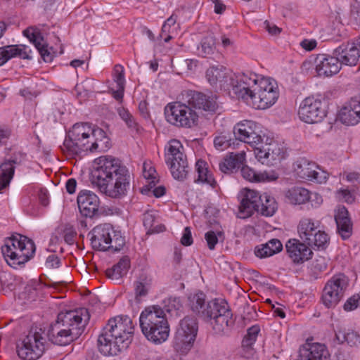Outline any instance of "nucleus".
<instances>
[{
  "label": "nucleus",
  "instance_id": "obj_1",
  "mask_svg": "<svg viewBox=\"0 0 360 360\" xmlns=\"http://www.w3.org/2000/svg\"><path fill=\"white\" fill-rule=\"evenodd\" d=\"M92 184L99 191L112 198L126 195L129 188L130 174L120 160L112 156H101L94 161Z\"/></svg>",
  "mask_w": 360,
  "mask_h": 360
},
{
  "label": "nucleus",
  "instance_id": "obj_2",
  "mask_svg": "<svg viewBox=\"0 0 360 360\" xmlns=\"http://www.w3.org/2000/svg\"><path fill=\"white\" fill-rule=\"evenodd\" d=\"M240 85L235 86L233 94L238 99L257 110H265L275 104L279 97L276 82L254 72L241 73Z\"/></svg>",
  "mask_w": 360,
  "mask_h": 360
},
{
  "label": "nucleus",
  "instance_id": "obj_3",
  "mask_svg": "<svg viewBox=\"0 0 360 360\" xmlns=\"http://www.w3.org/2000/svg\"><path fill=\"white\" fill-rule=\"evenodd\" d=\"M185 96L187 104L174 102L165 108L167 121L174 126L191 128L196 124L198 115L192 108L210 112H214L217 108V102L212 96L194 91H187Z\"/></svg>",
  "mask_w": 360,
  "mask_h": 360
},
{
  "label": "nucleus",
  "instance_id": "obj_4",
  "mask_svg": "<svg viewBox=\"0 0 360 360\" xmlns=\"http://www.w3.org/2000/svg\"><path fill=\"white\" fill-rule=\"evenodd\" d=\"M89 319L90 315L86 308L61 311L46 335L53 344L67 345L83 333Z\"/></svg>",
  "mask_w": 360,
  "mask_h": 360
},
{
  "label": "nucleus",
  "instance_id": "obj_5",
  "mask_svg": "<svg viewBox=\"0 0 360 360\" xmlns=\"http://www.w3.org/2000/svg\"><path fill=\"white\" fill-rule=\"evenodd\" d=\"M134 326L127 316L110 319L98 338V347L105 356L117 355L131 344Z\"/></svg>",
  "mask_w": 360,
  "mask_h": 360
},
{
  "label": "nucleus",
  "instance_id": "obj_6",
  "mask_svg": "<svg viewBox=\"0 0 360 360\" xmlns=\"http://www.w3.org/2000/svg\"><path fill=\"white\" fill-rule=\"evenodd\" d=\"M206 295L198 292L188 297V305L194 313L208 322L217 333L225 331L234 321L227 302L223 300L205 301Z\"/></svg>",
  "mask_w": 360,
  "mask_h": 360
},
{
  "label": "nucleus",
  "instance_id": "obj_7",
  "mask_svg": "<svg viewBox=\"0 0 360 360\" xmlns=\"http://www.w3.org/2000/svg\"><path fill=\"white\" fill-rule=\"evenodd\" d=\"M139 322L143 334L149 341L160 344L167 340L169 325L160 306L146 307L140 315Z\"/></svg>",
  "mask_w": 360,
  "mask_h": 360
},
{
  "label": "nucleus",
  "instance_id": "obj_8",
  "mask_svg": "<svg viewBox=\"0 0 360 360\" xmlns=\"http://www.w3.org/2000/svg\"><path fill=\"white\" fill-rule=\"evenodd\" d=\"M277 210L274 198L264 193L260 194L255 190L247 189L239 206L238 217L245 219L255 212L265 217L272 216Z\"/></svg>",
  "mask_w": 360,
  "mask_h": 360
},
{
  "label": "nucleus",
  "instance_id": "obj_9",
  "mask_svg": "<svg viewBox=\"0 0 360 360\" xmlns=\"http://www.w3.org/2000/svg\"><path fill=\"white\" fill-rule=\"evenodd\" d=\"M34 252V242L20 234L7 238L1 247V252L7 263L13 268L27 262L33 257Z\"/></svg>",
  "mask_w": 360,
  "mask_h": 360
},
{
  "label": "nucleus",
  "instance_id": "obj_10",
  "mask_svg": "<svg viewBox=\"0 0 360 360\" xmlns=\"http://www.w3.org/2000/svg\"><path fill=\"white\" fill-rule=\"evenodd\" d=\"M91 244L94 250L120 251L125 244L124 237L110 224L96 226L89 233Z\"/></svg>",
  "mask_w": 360,
  "mask_h": 360
},
{
  "label": "nucleus",
  "instance_id": "obj_11",
  "mask_svg": "<svg viewBox=\"0 0 360 360\" xmlns=\"http://www.w3.org/2000/svg\"><path fill=\"white\" fill-rule=\"evenodd\" d=\"M92 127L89 123H76L65 137L62 150L68 156L89 151Z\"/></svg>",
  "mask_w": 360,
  "mask_h": 360
},
{
  "label": "nucleus",
  "instance_id": "obj_12",
  "mask_svg": "<svg viewBox=\"0 0 360 360\" xmlns=\"http://www.w3.org/2000/svg\"><path fill=\"white\" fill-rule=\"evenodd\" d=\"M165 162L172 176L178 180L186 178L190 168L182 143L177 139L170 140L165 148Z\"/></svg>",
  "mask_w": 360,
  "mask_h": 360
},
{
  "label": "nucleus",
  "instance_id": "obj_13",
  "mask_svg": "<svg viewBox=\"0 0 360 360\" xmlns=\"http://www.w3.org/2000/svg\"><path fill=\"white\" fill-rule=\"evenodd\" d=\"M46 334L41 328H32L17 344V354L23 360H37L46 349Z\"/></svg>",
  "mask_w": 360,
  "mask_h": 360
},
{
  "label": "nucleus",
  "instance_id": "obj_14",
  "mask_svg": "<svg viewBox=\"0 0 360 360\" xmlns=\"http://www.w3.org/2000/svg\"><path fill=\"white\" fill-rule=\"evenodd\" d=\"M198 331L197 319L186 316L179 322L174 340V348L178 353L185 355L191 349Z\"/></svg>",
  "mask_w": 360,
  "mask_h": 360
},
{
  "label": "nucleus",
  "instance_id": "obj_15",
  "mask_svg": "<svg viewBox=\"0 0 360 360\" xmlns=\"http://www.w3.org/2000/svg\"><path fill=\"white\" fill-rule=\"evenodd\" d=\"M319 222L310 218H302L297 226V232L301 240L308 246L324 250L329 244L330 238L324 231L319 229Z\"/></svg>",
  "mask_w": 360,
  "mask_h": 360
},
{
  "label": "nucleus",
  "instance_id": "obj_16",
  "mask_svg": "<svg viewBox=\"0 0 360 360\" xmlns=\"http://www.w3.org/2000/svg\"><path fill=\"white\" fill-rule=\"evenodd\" d=\"M349 281L342 274L334 275L326 283L322 294V302L327 308L335 307L343 297Z\"/></svg>",
  "mask_w": 360,
  "mask_h": 360
},
{
  "label": "nucleus",
  "instance_id": "obj_17",
  "mask_svg": "<svg viewBox=\"0 0 360 360\" xmlns=\"http://www.w3.org/2000/svg\"><path fill=\"white\" fill-rule=\"evenodd\" d=\"M241 74H235L222 65L212 66L206 71V78L212 86L219 85L221 89L231 90L240 85Z\"/></svg>",
  "mask_w": 360,
  "mask_h": 360
},
{
  "label": "nucleus",
  "instance_id": "obj_18",
  "mask_svg": "<svg viewBox=\"0 0 360 360\" xmlns=\"http://www.w3.org/2000/svg\"><path fill=\"white\" fill-rule=\"evenodd\" d=\"M257 159L262 164L274 165L285 157L283 148L276 141L265 136L255 150Z\"/></svg>",
  "mask_w": 360,
  "mask_h": 360
},
{
  "label": "nucleus",
  "instance_id": "obj_19",
  "mask_svg": "<svg viewBox=\"0 0 360 360\" xmlns=\"http://www.w3.org/2000/svg\"><path fill=\"white\" fill-rule=\"evenodd\" d=\"M298 115L306 123L320 122L326 115L325 103L314 97L306 98L300 105Z\"/></svg>",
  "mask_w": 360,
  "mask_h": 360
},
{
  "label": "nucleus",
  "instance_id": "obj_20",
  "mask_svg": "<svg viewBox=\"0 0 360 360\" xmlns=\"http://www.w3.org/2000/svg\"><path fill=\"white\" fill-rule=\"evenodd\" d=\"M233 134L236 141L249 144L254 150L265 138V136L259 134L257 124L252 120H245L236 124L233 127Z\"/></svg>",
  "mask_w": 360,
  "mask_h": 360
},
{
  "label": "nucleus",
  "instance_id": "obj_21",
  "mask_svg": "<svg viewBox=\"0 0 360 360\" xmlns=\"http://www.w3.org/2000/svg\"><path fill=\"white\" fill-rule=\"evenodd\" d=\"M333 54L337 57L341 65H356L360 57V37L342 44L336 48Z\"/></svg>",
  "mask_w": 360,
  "mask_h": 360
},
{
  "label": "nucleus",
  "instance_id": "obj_22",
  "mask_svg": "<svg viewBox=\"0 0 360 360\" xmlns=\"http://www.w3.org/2000/svg\"><path fill=\"white\" fill-rule=\"evenodd\" d=\"M307 245L297 239H290L287 241V253L295 264H302L312 257L313 252Z\"/></svg>",
  "mask_w": 360,
  "mask_h": 360
},
{
  "label": "nucleus",
  "instance_id": "obj_23",
  "mask_svg": "<svg viewBox=\"0 0 360 360\" xmlns=\"http://www.w3.org/2000/svg\"><path fill=\"white\" fill-rule=\"evenodd\" d=\"M77 204L82 215L86 217H92L98 212L100 200L94 192L83 190L78 194Z\"/></svg>",
  "mask_w": 360,
  "mask_h": 360
},
{
  "label": "nucleus",
  "instance_id": "obj_24",
  "mask_svg": "<svg viewBox=\"0 0 360 360\" xmlns=\"http://www.w3.org/2000/svg\"><path fill=\"white\" fill-rule=\"evenodd\" d=\"M316 70L319 76L329 77L340 70V63L335 56L319 54L315 58Z\"/></svg>",
  "mask_w": 360,
  "mask_h": 360
},
{
  "label": "nucleus",
  "instance_id": "obj_25",
  "mask_svg": "<svg viewBox=\"0 0 360 360\" xmlns=\"http://www.w3.org/2000/svg\"><path fill=\"white\" fill-rule=\"evenodd\" d=\"M329 356L326 347L318 342H307L300 349V360H329Z\"/></svg>",
  "mask_w": 360,
  "mask_h": 360
},
{
  "label": "nucleus",
  "instance_id": "obj_26",
  "mask_svg": "<svg viewBox=\"0 0 360 360\" xmlns=\"http://www.w3.org/2000/svg\"><path fill=\"white\" fill-rule=\"evenodd\" d=\"M335 219L338 233L343 240L348 239L352 234V223L349 212L344 206L338 207Z\"/></svg>",
  "mask_w": 360,
  "mask_h": 360
},
{
  "label": "nucleus",
  "instance_id": "obj_27",
  "mask_svg": "<svg viewBox=\"0 0 360 360\" xmlns=\"http://www.w3.org/2000/svg\"><path fill=\"white\" fill-rule=\"evenodd\" d=\"M30 53L31 50L29 47L23 44L8 45L0 47V65H4L8 60L14 57L31 59Z\"/></svg>",
  "mask_w": 360,
  "mask_h": 360
},
{
  "label": "nucleus",
  "instance_id": "obj_28",
  "mask_svg": "<svg viewBox=\"0 0 360 360\" xmlns=\"http://www.w3.org/2000/svg\"><path fill=\"white\" fill-rule=\"evenodd\" d=\"M23 34L34 44L44 62L49 63L52 61L54 56L48 49L47 44L44 42V38L39 32L27 29L24 30Z\"/></svg>",
  "mask_w": 360,
  "mask_h": 360
},
{
  "label": "nucleus",
  "instance_id": "obj_29",
  "mask_svg": "<svg viewBox=\"0 0 360 360\" xmlns=\"http://www.w3.org/2000/svg\"><path fill=\"white\" fill-rule=\"evenodd\" d=\"M312 195H314L318 204L322 202V198L316 193H311L307 189L302 187H294L289 189L285 193V198L288 200L294 205L304 204L309 201Z\"/></svg>",
  "mask_w": 360,
  "mask_h": 360
},
{
  "label": "nucleus",
  "instance_id": "obj_30",
  "mask_svg": "<svg viewBox=\"0 0 360 360\" xmlns=\"http://www.w3.org/2000/svg\"><path fill=\"white\" fill-rule=\"evenodd\" d=\"M245 162V153H230L219 164L220 170L224 174H231L241 167Z\"/></svg>",
  "mask_w": 360,
  "mask_h": 360
},
{
  "label": "nucleus",
  "instance_id": "obj_31",
  "mask_svg": "<svg viewBox=\"0 0 360 360\" xmlns=\"http://www.w3.org/2000/svg\"><path fill=\"white\" fill-rule=\"evenodd\" d=\"M240 174L245 179L252 182L272 181L278 177V174L273 170L256 172L248 166H242Z\"/></svg>",
  "mask_w": 360,
  "mask_h": 360
},
{
  "label": "nucleus",
  "instance_id": "obj_32",
  "mask_svg": "<svg viewBox=\"0 0 360 360\" xmlns=\"http://www.w3.org/2000/svg\"><path fill=\"white\" fill-rule=\"evenodd\" d=\"M283 250L281 242L276 238L269 240L266 243L257 245L255 254L259 258H266L280 252Z\"/></svg>",
  "mask_w": 360,
  "mask_h": 360
},
{
  "label": "nucleus",
  "instance_id": "obj_33",
  "mask_svg": "<svg viewBox=\"0 0 360 360\" xmlns=\"http://www.w3.org/2000/svg\"><path fill=\"white\" fill-rule=\"evenodd\" d=\"M130 266L129 258L123 257L112 268L108 269L105 271L106 276L112 280L119 281L124 276Z\"/></svg>",
  "mask_w": 360,
  "mask_h": 360
},
{
  "label": "nucleus",
  "instance_id": "obj_34",
  "mask_svg": "<svg viewBox=\"0 0 360 360\" xmlns=\"http://www.w3.org/2000/svg\"><path fill=\"white\" fill-rule=\"evenodd\" d=\"M15 163V160H6L0 165V193L9 185L13 179L15 171L13 165Z\"/></svg>",
  "mask_w": 360,
  "mask_h": 360
},
{
  "label": "nucleus",
  "instance_id": "obj_35",
  "mask_svg": "<svg viewBox=\"0 0 360 360\" xmlns=\"http://www.w3.org/2000/svg\"><path fill=\"white\" fill-rule=\"evenodd\" d=\"M315 169H318V166L314 162L304 159L297 161L295 165L297 175L301 179L309 181L311 179Z\"/></svg>",
  "mask_w": 360,
  "mask_h": 360
},
{
  "label": "nucleus",
  "instance_id": "obj_36",
  "mask_svg": "<svg viewBox=\"0 0 360 360\" xmlns=\"http://www.w3.org/2000/svg\"><path fill=\"white\" fill-rule=\"evenodd\" d=\"M108 139L105 132L102 129L92 127L89 151L95 152L100 148L102 149L103 145L108 142Z\"/></svg>",
  "mask_w": 360,
  "mask_h": 360
},
{
  "label": "nucleus",
  "instance_id": "obj_37",
  "mask_svg": "<svg viewBox=\"0 0 360 360\" xmlns=\"http://www.w3.org/2000/svg\"><path fill=\"white\" fill-rule=\"evenodd\" d=\"M195 167L198 174V181L206 183L212 188H215L217 181L214 180L212 174L208 171L207 163L200 160L197 161Z\"/></svg>",
  "mask_w": 360,
  "mask_h": 360
},
{
  "label": "nucleus",
  "instance_id": "obj_38",
  "mask_svg": "<svg viewBox=\"0 0 360 360\" xmlns=\"http://www.w3.org/2000/svg\"><path fill=\"white\" fill-rule=\"evenodd\" d=\"M337 340L340 343L347 342L350 346L360 345V335L352 330H340L335 334Z\"/></svg>",
  "mask_w": 360,
  "mask_h": 360
},
{
  "label": "nucleus",
  "instance_id": "obj_39",
  "mask_svg": "<svg viewBox=\"0 0 360 360\" xmlns=\"http://www.w3.org/2000/svg\"><path fill=\"white\" fill-rule=\"evenodd\" d=\"M339 117L340 121L347 125L356 124L360 120V117L358 113L352 110L347 105L341 108L339 113Z\"/></svg>",
  "mask_w": 360,
  "mask_h": 360
},
{
  "label": "nucleus",
  "instance_id": "obj_40",
  "mask_svg": "<svg viewBox=\"0 0 360 360\" xmlns=\"http://www.w3.org/2000/svg\"><path fill=\"white\" fill-rule=\"evenodd\" d=\"M183 308L182 302L179 297H170L163 300L164 311L174 314L175 316H179V312Z\"/></svg>",
  "mask_w": 360,
  "mask_h": 360
},
{
  "label": "nucleus",
  "instance_id": "obj_41",
  "mask_svg": "<svg viewBox=\"0 0 360 360\" xmlns=\"http://www.w3.org/2000/svg\"><path fill=\"white\" fill-rule=\"evenodd\" d=\"M143 225L151 233H160L165 230L163 224H158L152 213L147 212L143 215Z\"/></svg>",
  "mask_w": 360,
  "mask_h": 360
},
{
  "label": "nucleus",
  "instance_id": "obj_42",
  "mask_svg": "<svg viewBox=\"0 0 360 360\" xmlns=\"http://www.w3.org/2000/svg\"><path fill=\"white\" fill-rule=\"evenodd\" d=\"M215 49V39L212 35H208L202 39L200 46L198 47V53L202 57H207L212 54Z\"/></svg>",
  "mask_w": 360,
  "mask_h": 360
},
{
  "label": "nucleus",
  "instance_id": "obj_43",
  "mask_svg": "<svg viewBox=\"0 0 360 360\" xmlns=\"http://www.w3.org/2000/svg\"><path fill=\"white\" fill-rule=\"evenodd\" d=\"M150 283L146 276H141L139 280L134 282L135 297L138 300L140 297H145L150 289Z\"/></svg>",
  "mask_w": 360,
  "mask_h": 360
},
{
  "label": "nucleus",
  "instance_id": "obj_44",
  "mask_svg": "<svg viewBox=\"0 0 360 360\" xmlns=\"http://www.w3.org/2000/svg\"><path fill=\"white\" fill-rule=\"evenodd\" d=\"M236 142V140L231 139L229 134L223 133L215 136L214 139V147L221 151L234 145Z\"/></svg>",
  "mask_w": 360,
  "mask_h": 360
},
{
  "label": "nucleus",
  "instance_id": "obj_45",
  "mask_svg": "<svg viewBox=\"0 0 360 360\" xmlns=\"http://www.w3.org/2000/svg\"><path fill=\"white\" fill-rule=\"evenodd\" d=\"M224 238V233L222 231L215 232L214 231H209L205 234V239L207 247L211 250H214L218 242L223 240Z\"/></svg>",
  "mask_w": 360,
  "mask_h": 360
},
{
  "label": "nucleus",
  "instance_id": "obj_46",
  "mask_svg": "<svg viewBox=\"0 0 360 360\" xmlns=\"http://www.w3.org/2000/svg\"><path fill=\"white\" fill-rule=\"evenodd\" d=\"M259 331L260 328L257 325L250 327L243 340V345L244 347H251L256 341Z\"/></svg>",
  "mask_w": 360,
  "mask_h": 360
},
{
  "label": "nucleus",
  "instance_id": "obj_47",
  "mask_svg": "<svg viewBox=\"0 0 360 360\" xmlns=\"http://www.w3.org/2000/svg\"><path fill=\"white\" fill-rule=\"evenodd\" d=\"M118 114L121 119L126 123L127 127L131 129L137 130V123L133 115L125 108H119Z\"/></svg>",
  "mask_w": 360,
  "mask_h": 360
},
{
  "label": "nucleus",
  "instance_id": "obj_48",
  "mask_svg": "<svg viewBox=\"0 0 360 360\" xmlns=\"http://www.w3.org/2000/svg\"><path fill=\"white\" fill-rule=\"evenodd\" d=\"M113 81L116 83L117 87H125V79L124 68L121 65H116L113 70Z\"/></svg>",
  "mask_w": 360,
  "mask_h": 360
},
{
  "label": "nucleus",
  "instance_id": "obj_49",
  "mask_svg": "<svg viewBox=\"0 0 360 360\" xmlns=\"http://www.w3.org/2000/svg\"><path fill=\"white\" fill-rule=\"evenodd\" d=\"M360 306V292L354 294L349 297L343 305V309L346 311H352Z\"/></svg>",
  "mask_w": 360,
  "mask_h": 360
},
{
  "label": "nucleus",
  "instance_id": "obj_50",
  "mask_svg": "<svg viewBox=\"0 0 360 360\" xmlns=\"http://www.w3.org/2000/svg\"><path fill=\"white\" fill-rule=\"evenodd\" d=\"M143 175L145 179H151V181L149 182L150 188L148 190L153 188L152 184L155 186V179L156 178V171L154 167L150 166V165L147 164L146 162H144L143 167Z\"/></svg>",
  "mask_w": 360,
  "mask_h": 360
},
{
  "label": "nucleus",
  "instance_id": "obj_51",
  "mask_svg": "<svg viewBox=\"0 0 360 360\" xmlns=\"http://www.w3.org/2000/svg\"><path fill=\"white\" fill-rule=\"evenodd\" d=\"M328 177V174L321 169L319 167L318 169H314V172L312 174L311 179L310 181H316L319 184H322L326 181Z\"/></svg>",
  "mask_w": 360,
  "mask_h": 360
},
{
  "label": "nucleus",
  "instance_id": "obj_52",
  "mask_svg": "<svg viewBox=\"0 0 360 360\" xmlns=\"http://www.w3.org/2000/svg\"><path fill=\"white\" fill-rule=\"evenodd\" d=\"M11 135V129L5 124L0 125V143L6 144Z\"/></svg>",
  "mask_w": 360,
  "mask_h": 360
},
{
  "label": "nucleus",
  "instance_id": "obj_53",
  "mask_svg": "<svg viewBox=\"0 0 360 360\" xmlns=\"http://www.w3.org/2000/svg\"><path fill=\"white\" fill-rule=\"evenodd\" d=\"M312 269L315 273L322 272L327 269V264L323 257L316 259L312 264Z\"/></svg>",
  "mask_w": 360,
  "mask_h": 360
},
{
  "label": "nucleus",
  "instance_id": "obj_54",
  "mask_svg": "<svg viewBox=\"0 0 360 360\" xmlns=\"http://www.w3.org/2000/svg\"><path fill=\"white\" fill-rule=\"evenodd\" d=\"M181 243L183 245L188 246L193 243V238L191 235V229L186 227L184 230L183 236L181 239Z\"/></svg>",
  "mask_w": 360,
  "mask_h": 360
},
{
  "label": "nucleus",
  "instance_id": "obj_55",
  "mask_svg": "<svg viewBox=\"0 0 360 360\" xmlns=\"http://www.w3.org/2000/svg\"><path fill=\"white\" fill-rule=\"evenodd\" d=\"M76 232L72 229H66L64 232V240L68 245H73L75 241Z\"/></svg>",
  "mask_w": 360,
  "mask_h": 360
},
{
  "label": "nucleus",
  "instance_id": "obj_56",
  "mask_svg": "<svg viewBox=\"0 0 360 360\" xmlns=\"http://www.w3.org/2000/svg\"><path fill=\"white\" fill-rule=\"evenodd\" d=\"M347 105L360 117V97L352 98Z\"/></svg>",
  "mask_w": 360,
  "mask_h": 360
},
{
  "label": "nucleus",
  "instance_id": "obj_57",
  "mask_svg": "<svg viewBox=\"0 0 360 360\" xmlns=\"http://www.w3.org/2000/svg\"><path fill=\"white\" fill-rule=\"evenodd\" d=\"M317 42L315 39H304L300 42V46L306 51H312L316 48Z\"/></svg>",
  "mask_w": 360,
  "mask_h": 360
},
{
  "label": "nucleus",
  "instance_id": "obj_58",
  "mask_svg": "<svg viewBox=\"0 0 360 360\" xmlns=\"http://www.w3.org/2000/svg\"><path fill=\"white\" fill-rule=\"evenodd\" d=\"M176 20V17H174V15H171L163 24L162 27V33L169 32V27L175 24Z\"/></svg>",
  "mask_w": 360,
  "mask_h": 360
},
{
  "label": "nucleus",
  "instance_id": "obj_59",
  "mask_svg": "<svg viewBox=\"0 0 360 360\" xmlns=\"http://www.w3.org/2000/svg\"><path fill=\"white\" fill-rule=\"evenodd\" d=\"M60 259L54 255H49L46 259V265L49 267H58Z\"/></svg>",
  "mask_w": 360,
  "mask_h": 360
},
{
  "label": "nucleus",
  "instance_id": "obj_60",
  "mask_svg": "<svg viewBox=\"0 0 360 360\" xmlns=\"http://www.w3.org/2000/svg\"><path fill=\"white\" fill-rule=\"evenodd\" d=\"M77 187V181L75 179H70L67 181L65 188L67 192L70 194H72L75 192Z\"/></svg>",
  "mask_w": 360,
  "mask_h": 360
},
{
  "label": "nucleus",
  "instance_id": "obj_61",
  "mask_svg": "<svg viewBox=\"0 0 360 360\" xmlns=\"http://www.w3.org/2000/svg\"><path fill=\"white\" fill-rule=\"evenodd\" d=\"M212 1L214 4V12L216 13L221 14L225 11L226 6L221 0H212Z\"/></svg>",
  "mask_w": 360,
  "mask_h": 360
},
{
  "label": "nucleus",
  "instance_id": "obj_62",
  "mask_svg": "<svg viewBox=\"0 0 360 360\" xmlns=\"http://www.w3.org/2000/svg\"><path fill=\"white\" fill-rule=\"evenodd\" d=\"M39 198L41 203L44 206H46L49 204V198L47 191L46 189H41L39 193Z\"/></svg>",
  "mask_w": 360,
  "mask_h": 360
},
{
  "label": "nucleus",
  "instance_id": "obj_63",
  "mask_svg": "<svg viewBox=\"0 0 360 360\" xmlns=\"http://www.w3.org/2000/svg\"><path fill=\"white\" fill-rule=\"evenodd\" d=\"M124 88L117 87L116 90H112V96L117 101H122L124 96Z\"/></svg>",
  "mask_w": 360,
  "mask_h": 360
},
{
  "label": "nucleus",
  "instance_id": "obj_64",
  "mask_svg": "<svg viewBox=\"0 0 360 360\" xmlns=\"http://www.w3.org/2000/svg\"><path fill=\"white\" fill-rule=\"evenodd\" d=\"M266 23V28L269 33L273 35H276L277 34L280 33L281 30L275 25L270 24L269 22H265Z\"/></svg>",
  "mask_w": 360,
  "mask_h": 360
}]
</instances>
